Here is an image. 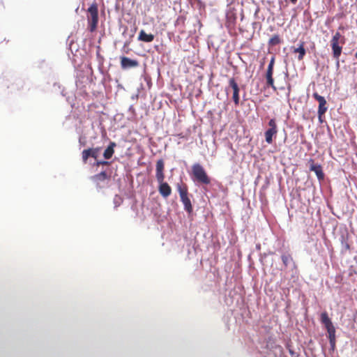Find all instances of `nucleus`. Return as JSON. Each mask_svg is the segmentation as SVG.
<instances>
[{
  "label": "nucleus",
  "mask_w": 357,
  "mask_h": 357,
  "mask_svg": "<svg viewBox=\"0 0 357 357\" xmlns=\"http://www.w3.org/2000/svg\"><path fill=\"white\" fill-rule=\"evenodd\" d=\"M345 43V38L340 32L337 31L331 40V46L333 57L336 61V66H340V56L342 52V45Z\"/></svg>",
  "instance_id": "nucleus-1"
},
{
  "label": "nucleus",
  "mask_w": 357,
  "mask_h": 357,
  "mask_svg": "<svg viewBox=\"0 0 357 357\" xmlns=\"http://www.w3.org/2000/svg\"><path fill=\"white\" fill-rule=\"evenodd\" d=\"M165 169V163L162 159H160L156 162V168H155V177L158 182H162L165 179L164 174Z\"/></svg>",
  "instance_id": "nucleus-12"
},
{
  "label": "nucleus",
  "mask_w": 357,
  "mask_h": 357,
  "mask_svg": "<svg viewBox=\"0 0 357 357\" xmlns=\"http://www.w3.org/2000/svg\"><path fill=\"white\" fill-rule=\"evenodd\" d=\"M313 98L318 101V118L320 123L323 122L322 117L324 116L328 110L327 102L324 96H320L317 92H314L312 94Z\"/></svg>",
  "instance_id": "nucleus-7"
},
{
  "label": "nucleus",
  "mask_w": 357,
  "mask_h": 357,
  "mask_svg": "<svg viewBox=\"0 0 357 357\" xmlns=\"http://www.w3.org/2000/svg\"><path fill=\"white\" fill-rule=\"evenodd\" d=\"M268 128L265 131L264 136L266 142L271 144L278 134V128L275 119H271L268 123Z\"/></svg>",
  "instance_id": "nucleus-6"
},
{
  "label": "nucleus",
  "mask_w": 357,
  "mask_h": 357,
  "mask_svg": "<svg viewBox=\"0 0 357 357\" xmlns=\"http://www.w3.org/2000/svg\"><path fill=\"white\" fill-rule=\"evenodd\" d=\"M176 188L179 193L181 201L184 205L185 210L188 213H191L192 212V206L191 201L188 197V188L187 185L181 182L180 183H177Z\"/></svg>",
  "instance_id": "nucleus-5"
},
{
  "label": "nucleus",
  "mask_w": 357,
  "mask_h": 357,
  "mask_svg": "<svg viewBox=\"0 0 357 357\" xmlns=\"http://www.w3.org/2000/svg\"><path fill=\"white\" fill-rule=\"evenodd\" d=\"M275 64V56H273L269 62L268 66L266 73L265 75V77L266 79V86L268 87H271L273 90H276V87L274 84V79L273 77V68Z\"/></svg>",
  "instance_id": "nucleus-8"
},
{
  "label": "nucleus",
  "mask_w": 357,
  "mask_h": 357,
  "mask_svg": "<svg viewBox=\"0 0 357 357\" xmlns=\"http://www.w3.org/2000/svg\"><path fill=\"white\" fill-rule=\"evenodd\" d=\"M281 258H282L283 264L285 267H287L289 264L293 260V259L290 255H282Z\"/></svg>",
  "instance_id": "nucleus-21"
},
{
  "label": "nucleus",
  "mask_w": 357,
  "mask_h": 357,
  "mask_svg": "<svg viewBox=\"0 0 357 357\" xmlns=\"http://www.w3.org/2000/svg\"><path fill=\"white\" fill-rule=\"evenodd\" d=\"M116 144L114 142H111L107 148L105 150L103 155L105 159H110L112 157L114 153V148Z\"/></svg>",
  "instance_id": "nucleus-19"
},
{
  "label": "nucleus",
  "mask_w": 357,
  "mask_h": 357,
  "mask_svg": "<svg viewBox=\"0 0 357 357\" xmlns=\"http://www.w3.org/2000/svg\"><path fill=\"white\" fill-rule=\"evenodd\" d=\"M309 162L310 164V170L314 172L316 174L319 180H323L324 178V174L323 172L321 166L319 164H314V160L312 159H310Z\"/></svg>",
  "instance_id": "nucleus-14"
},
{
  "label": "nucleus",
  "mask_w": 357,
  "mask_h": 357,
  "mask_svg": "<svg viewBox=\"0 0 357 357\" xmlns=\"http://www.w3.org/2000/svg\"><path fill=\"white\" fill-rule=\"evenodd\" d=\"M91 178L96 184H99L100 182L104 181L107 178V175L105 172H101L93 176Z\"/></svg>",
  "instance_id": "nucleus-18"
},
{
  "label": "nucleus",
  "mask_w": 357,
  "mask_h": 357,
  "mask_svg": "<svg viewBox=\"0 0 357 357\" xmlns=\"http://www.w3.org/2000/svg\"><path fill=\"white\" fill-rule=\"evenodd\" d=\"M231 93L232 100L236 105L239 104V87L234 78L230 79L227 91V95Z\"/></svg>",
  "instance_id": "nucleus-9"
},
{
  "label": "nucleus",
  "mask_w": 357,
  "mask_h": 357,
  "mask_svg": "<svg viewBox=\"0 0 357 357\" xmlns=\"http://www.w3.org/2000/svg\"><path fill=\"white\" fill-rule=\"evenodd\" d=\"M128 45V43H125V45H124V47H127Z\"/></svg>",
  "instance_id": "nucleus-25"
},
{
  "label": "nucleus",
  "mask_w": 357,
  "mask_h": 357,
  "mask_svg": "<svg viewBox=\"0 0 357 357\" xmlns=\"http://www.w3.org/2000/svg\"><path fill=\"white\" fill-rule=\"evenodd\" d=\"M291 3L296 4L298 0H289Z\"/></svg>",
  "instance_id": "nucleus-24"
},
{
  "label": "nucleus",
  "mask_w": 357,
  "mask_h": 357,
  "mask_svg": "<svg viewBox=\"0 0 357 357\" xmlns=\"http://www.w3.org/2000/svg\"><path fill=\"white\" fill-rule=\"evenodd\" d=\"M154 38L155 36L153 34L146 33L144 30H141L138 36V40L145 43L152 42L154 40Z\"/></svg>",
  "instance_id": "nucleus-16"
},
{
  "label": "nucleus",
  "mask_w": 357,
  "mask_h": 357,
  "mask_svg": "<svg viewBox=\"0 0 357 357\" xmlns=\"http://www.w3.org/2000/svg\"><path fill=\"white\" fill-rule=\"evenodd\" d=\"M355 56L357 59V52L356 53Z\"/></svg>",
  "instance_id": "nucleus-26"
},
{
  "label": "nucleus",
  "mask_w": 357,
  "mask_h": 357,
  "mask_svg": "<svg viewBox=\"0 0 357 357\" xmlns=\"http://www.w3.org/2000/svg\"><path fill=\"white\" fill-rule=\"evenodd\" d=\"M100 148L96 147L93 149H85L82 153V160L84 163L87 162V160L89 157L93 158L96 159L99 154Z\"/></svg>",
  "instance_id": "nucleus-10"
},
{
  "label": "nucleus",
  "mask_w": 357,
  "mask_h": 357,
  "mask_svg": "<svg viewBox=\"0 0 357 357\" xmlns=\"http://www.w3.org/2000/svg\"><path fill=\"white\" fill-rule=\"evenodd\" d=\"M97 165H108V162L104 161V160H102V161H98L97 162Z\"/></svg>",
  "instance_id": "nucleus-22"
},
{
  "label": "nucleus",
  "mask_w": 357,
  "mask_h": 357,
  "mask_svg": "<svg viewBox=\"0 0 357 357\" xmlns=\"http://www.w3.org/2000/svg\"><path fill=\"white\" fill-rule=\"evenodd\" d=\"M192 179L200 184L208 185L211 179L207 175L204 168L199 163H195L192 166Z\"/></svg>",
  "instance_id": "nucleus-2"
},
{
  "label": "nucleus",
  "mask_w": 357,
  "mask_h": 357,
  "mask_svg": "<svg viewBox=\"0 0 357 357\" xmlns=\"http://www.w3.org/2000/svg\"><path fill=\"white\" fill-rule=\"evenodd\" d=\"M321 322L324 325L327 332L331 347L334 349L335 347V328L326 312L321 314Z\"/></svg>",
  "instance_id": "nucleus-4"
},
{
  "label": "nucleus",
  "mask_w": 357,
  "mask_h": 357,
  "mask_svg": "<svg viewBox=\"0 0 357 357\" xmlns=\"http://www.w3.org/2000/svg\"><path fill=\"white\" fill-rule=\"evenodd\" d=\"M87 22L88 29L92 33L94 32L98 24V6L96 2H93L87 9Z\"/></svg>",
  "instance_id": "nucleus-3"
},
{
  "label": "nucleus",
  "mask_w": 357,
  "mask_h": 357,
  "mask_svg": "<svg viewBox=\"0 0 357 357\" xmlns=\"http://www.w3.org/2000/svg\"><path fill=\"white\" fill-rule=\"evenodd\" d=\"M289 351L291 356H294L295 354L294 351L290 348H289Z\"/></svg>",
  "instance_id": "nucleus-23"
},
{
  "label": "nucleus",
  "mask_w": 357,
  "mask_h": 357,
  "mask_svg": "<svg viewBox=\"0 0 357 357\" xmlns=\"http://www.w3.org/2000/svg\"><path fill=\"white\" fill-rule=\"evenodd\" d=\"M293 52L298 54V59L299 61L303 60L306 54V51L305 49V43L301 42L298 47L294 48Z\"/></svg>",
  "instance_id": "nucleus-17"
},
{
  "label": "nucleus",
  "mask_w": 357,
  "mask_h": 357,
  "mask_svg": "<svg viewBox=\"0 0 357 357\" xmlns=\"http://www.w3.org/2000/svg\"><path fill=\"white\" fill-rule=\"evenodd\" d=\"M281 42L282 40L280 39V36L278 35H274L269 39L268 45L270 46H275L281 43Z\"/></svg>",
  "instance_id": "nucleus-20"
},
{
  "label": "nucleus",
  "mask_w": 357,
  "mask_h": 357,
  "mask_svg": "<svg viewBox=\"0 0 357 357\" xmlns=\"http://www.w3.org/2000/svg\"><path fill=\"white\" fill-rule=\"evenodd\" d=\"M229 10L227 12L226 17L228 26L234 24L236 20V8L235 3L233 2L231 5L228 6Z\"/></svg>",
  "instance_id": "nucleus-11"
},
{
  "label": "nucleus",
  "mask_w": 357,
  "mask_h": 357,
  "mask_svg": "<svg viewBox=\"0 0 357 357\" xmlns=\"http://www.w3.org/2000/svg\"><path fill=\"white\" fill-rule=\"evenodd\" d=\"M120 59L121 66L123 69L136 68L139 66V62L137 60H133L126 56H121Z\"/></svg>",
  "instance_id": "nucleus-13"
},
{
  "label": "nucleus",
  "mask_w": 357,
  "mask_h": 357,
  "mask_svg": "<svg viewBox=\"0 0 357 357\" xmlns=\"http://www.w3.org/2000/svg\"><path fill=\"white\" fill-rule=\"evenodd\" d=\"M158 183L160 184L158 187L160 194L165 198L169 197L172 193V188L169 185L164 181Z\"/></svg>",
  "instance_id": "nucleus-15"
}]
</instances>
